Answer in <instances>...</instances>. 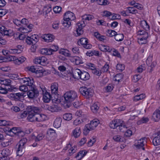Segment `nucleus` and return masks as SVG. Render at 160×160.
<instances>
[{
    "label": "nucleus",
    "mask_w": 160,
    "mask_h": 160,
    "mask_svg": "<svg viewBox=\"0 0 160 160\" xmlns=\"http://www.w3.org/2000/svg\"><path fill=\"white\" fill-rule=\"evenodd\" d=\"M28 113L27 120L32 122H42L45 120V116L38 113L40 111L39 108L33 106H29L27 108Z\"/></svg>",
    "instance_id": "f257e3e1"
},
{
    "label": "nucleus",
    "mask_w": 160,
    "mask_h": 160,
    "mask_svg": "<svg viewBox=\"0 0 160 160\" xmlns=\"http://www.w3.org/2000/svg\"><path fill=\"white\" fill-rule=\"evenodd\" d=\"M63 96L64 99V105L66 108H69L72 106V101L77 97L76 92L72 90L66 92Z\"/></svg>",
    "instance_id": "f03ea898"
},
{
    "label": "nucleus",
    "mask_w": 160,
    "mask_h": 160,
    "mask_svg": "<svg viewBox=\"0 0 160 160\" xmlns=\"http://www.w3.org/2000/svg\"><path fill=\"white\" fill-rule=\"evenodd\" d=\"M99 123V121L96 119H94L90 122V123L86 124L84 129L83 133L87 135L90 131L94 129Z\"/></svg>",
    "instance_id": "7ed1b4c3"
},
{
    "label": "nucleus",
    "mask_w": 160,
    "mask_h": 160,
    "mask_svg": "<svg viewBox=\"0 0 160 160\" xmlns=\"http://www.w3.org/2000/svg\"><path fill=\"white\" fill-rule=\"evenodd\" d=\"M80 93L87 99L91 98L93 95L94 91L91 88H88L85 87H81L79 89Z\"/></svg>",
    "instance_id": "20e7f679"
},
{
    "label": "nucleus",
    "mask_w": 160,
    "mask_h": 160,
    "mask_svg": "<svg viewBox=\"0 0 160 160\" xmlns=\"http://www.w3.org/2000/svg\"><path fill=\"white\" fill-rule=\"evenodd\" d=\"M27 141V140L26 138H23L20 140L17 150V156H21L24 153L25 151L24 145Z\"/></svg>",
    "instance_id": "39448f33"
},
{
    "label": "nucleus",
    "mask_w": 160,
    "mask_h": 160,
    "mask_svg": "<svg viewBox=\"0 0 160 160\" xmlns=\"http://www.w3.org/2000/svg\"><path fill=\"white\" fill-rule=\"evenodd\" d=\"M27 94L28 97L30 99H34L36 98L39 95V92L36 86L31 87L29 90L27 91Z\"/></svg>",
    "instance_id": "423d86ee"
},
{
    "label": "nucleus",
    "mask_w": 160,
    "mask_h": 160,
    "mask_svg": "<svg viewBox=\"0 0 160 160\" xmlns=\"http://www.w3.org/2000/svg\"><path fill=\"white\" fill-rule=\"evenodd\" d=\"M18 79L20 81V82L21 83H24L25 85L28 86L29 87V88H31V87H36L35 85L33 84L34 82V79L32 78H19Z\"/></svg>",
    "instance_id": "0eeeda50"
},
{
    "label": "nucleus",
    "mask_w": 160,
    "mask_h": 160,
    "mask_svg": "<svg viewBox=\"0 0 160 160\" xmlns=\"http://www.w3.org/2000/svg\"><path fill=\"white\" fill-rule=\"evenodd\" d=\"M58 83L56 82L52 83L51 86V93L52 95H53V97L55 100H57L58 98Z\"/></svg>",
    "instance_id": "6e6552de"
},
{
    "label": "nucleus",
    "mask_w": 160,
    "mask_h": 160,
    "mask_svg": "<svg viewBox=\"0 0 160 160\" xmlns=\"http://www.w3.org/2000/svg\"><path fill=\"white\" fill-rule=\"evenodd\" d=\"M121 128H121V131H121L122 132H124V135L125 136L129 137L132 135V131L131 130L129 129L127 130L126 131L122 130L123 128L125 130H126L127 128V125L123 121L121 122Z\"/></svg>",
    "instance_id": "1a4fd4ad"
},
{
    "label": "nucleus",
    "mask_w": 160,
    "mask_h": 160,
    "mask_svg": "<svg viewBox=\"0 0 160 160\" xmlns=\"http://www.w3.org/2000/svg\"><path fill=\"white\" fill-rule=\"evenodd\" d=\"M34 62L36 64H39L42 66H45L48 63L47 59L44 57H38L36 58L34 60Z\"/></svg>",
    "instance_id": "9d476101"
},
{
    "label": "nucleus",
    "mask_w": 160,
    "mask_h": 160,
    "mask_svg": "<svg viewBox=\"0 0 160 160\" xmlns=\"http://www.w3.org/2000/svg\"><path fill=\"white\" fill-rule=\"evenodd\" d=\"M78 44L80 46L82 45L83 47L87 49H90L92 47V45L88 43V40L86 38H82L78 42Z\"/></svg>",
    "instance_id": "9b49d317"
},
{
    "label": "nucleus",
    "mask_w": 160,
    "mask_h": 160,
    "mask_svg": "<svg viewBox=\"0 0 160 160\" xmlns=\"http://www.w3.org/2000/svg\"><path fill=\"white\" fill-rule=\"evenodd\" d=\"M146 142V138L145 137L143 138L138 141L137 142H136L134 144L135 146L137 148H141L144 150L145 148L143 147Z\"/></svg>",
    "instance_id": "f8f14e48"
},
{
    "label": "nucleus",
    "mask_w": 160,
    "mask_h": 160,
    "mask_svg": "<svg viewBox=\"0 0 160 160\" xmlns=\"http://www.w3.org/2000/svg\"><path fill=\"white\" fill-rule=\"evenodd\" d=\"M11 81L10 79H4L2 80H1L0 83L2 84H3L7 86L8 88H7L8 91H12L13 90V88L11 86Z\"/></svg>",
    "instance_id": "ddd939ff"
},
{
    "label": "nucleus",
    "mask_w": 160,
    "mask_h": 160,
    "mask_svg": "<svg viewBox=\"0 0 160 160\" xmlns=\"http://www.w3.org/2000/svg\"><path fill=\"white\" fill-rule=\"evenodd\" d=\"M53 95L50 94L49 92L47 91L45 92V93L43 94V99L44 102H48L51 100H53Z\"/></svg>",
    "instance_id": "4468645a"
},
{
    "label": "nucleus",
    "mask_w": 160,
    "mask_h": 160,
    "mask_svg": "<svg viewBox=\"0 0 160 160\" xmlns=\"http://www.w3.org/2000/svg\"><path fill=\"white\" fill-rule=\"evenodd\" d=\"M8 131L9 132H12L15 134L18 135L19 136H22L24 135V132L20 130L18 128L16 127H13L10 130L8 129Z\"/></svg>",
    "instance_id": "2eb2a0df"
},
{
    "label": "nucleus",
    "mask_w": 160,
    "mask_h": 160,
    "mask_svg": "<svg viewBox=\"0 0 160 160\" xmlns=\"http://www.w3.org/2000/svg\"><path fill=\"white\" fill-rule=\"evenodd\" d=\"M110 128H111L114 129L118 127L119 128H120V120L116 119L112 121L109 124Z\"/></svg>",
    "instance_id": "dca6fc26"
},
{
    "label": "nucleus",
    "mask_w": 160,
    "mask_h": 160,
    "mask_svg": "<svg viewBox=\"0 0 160 160\" xmlns=\"http://www.w3.org/2000/svg\"><path fill=\"white\" fill-rule=\"evenodd\" d=\"M63 16L65 19H68L70 21L74 20L75 19L74 14L72 12L68 11L65 13Z\"/></svg>",
    "instance_id": "f3484780"
},
{
    "label": "nucleus",
    "mask_w": 160,
    "mask_h": 160,
    "mask_svg": "<svg viewBox=\"0 0 160 160\" xmlns=\"http://www.w3.org/2000/svg\"><path fill=\"white\" fill-rule=\"evenodd\" d=\"M42 38L45 42H52L54 39V36L50 34L43 35L42 36Z\"/></svg>",
    "instance_id": "a211bd4d"
},
{
    "label": "nucleus",
    "mask_w": 160,
    "mask_h": 160,
    "mask_svg": "<svg viewBox=\"0 0 160 160\" xmlns=\"http://www.w3.org/2000/svg\"><path fill=\"white\" fill-rule=\"evenodd\" d=\"M56 135V134L55 131L52 129L50 128L47 132L46 137L48 140H51L52 138L55 137Z\"/></svg>",
    "instance_id": "6ab92c4d"
},
{
    "label": "nucleus",
    "mask_w": 160,
    "mask_h": 160,
    "mask_svg": "<svg viewBox=\"0 0 160 160\" xmlns=\"http://www.w3.org/2000/svg\"><path fill=\"white\" fill-rule=\"evenodd\" d=\"M152 118L155 122L158 121L160 119V108L156 110L153 113Z\"/></svg>",
    "instance_id": "aec40b11"
},
{
    "label": "nucleus",
    "mask_w": 160,
    "mask_h": 160,
    "mask_svg": "<svg viewBox=\"0 0 160 160\" xmlns=\"http://www.w3.org/2000/svg\"><path fill=\"white\" fill-rule=\"evenodd\" d=\"M90 77L89 74L88 72L85 71L81 72L80 78L83 81H86L88 80Z\"/></svg>",
    "instance_id": "412c9836"
},
{
    "label": "nucleus",
    "mask_w": 160,
    "mask_h": 160,
    "mask_svg": "<svg viewBox=\"0 0 160 160\" xmlns=\"http://www.w3.org/2000/svg\"><path fill=\"white\" fill-rule=\"evenodd\" d=\"M76 28V31L78 36H80L83 33V31L82 30V27L81 23H77Z\"/></svg>",
    "instance_id": "4be33fe9"
},
{
    "label": "nucleus",
    "mask_w": 160,
    "mask_h": 160,
    "mask_svg": "<svg viewBox=\"0 0 160 160\" xmlns=\"http://www.w3.org/2000/svg\"><path fill=\"white\" fill-rule=\"evenodd\" d=\"M81 72L82 71L78 69L73 70L72 72V74L73 77L76 79L78 78H80Z\"/></svg>",
    "instance_id": "5701e85b"
},
{
    "label": "nucleus",
    "mask_w": 160,
    "mask_h": 160,
    "mask_svg": "<svg viewBox=\"0 0 160 160\" xmlns=\"http://www.w3.org/2000/svg\"><path fill=\"white\" fill-rule=\"evenodd\" d=\"M152 142L155 146L160 144V132L158 133L157 136L153 139Z\"/></svg>",
    "instance_id": "b1692460"
},
{
    "label": "nucleus",
    "mask_w": 160,
    "mask_h": 160,
    "mask_svg": "<svg viewBox=\"0 0 160 160\" xmlns=\"http://www.w3.org/2000/svg\"><path fill=\"white\" fill-rule=\"evenodd\" d=\"M44 137V135L42 133H40L38 134L37 137H36L34 135H32V137L33 139L34 140L35 142L39 141L42 140Z\"/></svg>",
    "instance_id": "393cba45"
},
{
    "label": "nucleus",
    "mask_w": 160,
    "mask_h": 160,
    "mask_svg": "<svg viewBox=\"0 0 160 160\" xmlns=\"http://www.w3.org/2000/svg\"><path fill=\"white\" fill-rule=\"evenodd\" d=\"M99 108V105L98 103H94L91 107V109L92 111L94 113H97L98 112Z\"/></svg>",
    "instance_id": "a878e982"
},
{
    "label": "nucleus",
    "mask_w": 160,
    "mask_h": 160,
    "mask_svg": "<svg viewBox=\"0 0 160 160\" xmlns=\"http://www.w3.org/2000/svg\"><path fill=\"white\" fill-rule=\"evenodd\" d=\"M81 133V130L80 127L76 128L73 132V135L75 138H77L78 137Z\"/></svg>",
    "instance_id": "bb28decb"
},
{
    "label": "nucleus",
    "mask_w": 160,
    "mask_h": 160,
    "mask_svg": "<svg viewBox=\"0 0 160 160\" xmlns=\"http://www.w3.org/2000/svg\"><path fill=\"white\" fill-rule=\"evenodd\" d=\"M55 47V49L51 48H47V55H50L52 54L53 52L57 51L58 49V47L57 46L53 45L51 47L52 48Z\"/></svg>",
    "instance_id": "cd10ccee"
},
{
    "label": "nucleus",
    "mask_w": 160,
    "mask_h": 160,
    "mask_svg": "<svg viewBox=\"0 0 160 160\" xmlns=\"http://www.w3.org/2000/svg\"><path fill=\"white\" fill-rule=\"evenodd\" d=\"M62 121V118H56L54 122V127L56 128H59L61 126Z\"/></svg>",
    "instance_id": "c85d7f7f"
},
{
    "label": "nucleus",
    "mask_w": 160,
    "mask_h": 160,
    "mask_svg": "<svg viewBox=\"0 0 160 160\" xmlns=\"http://www.w3.org/2000/svg\"><path fill=\"white\" fill-rule=\"evenodd\" d=\"M86 153L87 152L85 151H80L75 156V158H78V160H80L86 155Z\"/></svg>",
    "instance_id": "c756f323"
},
{
    "label": "nucleus",
    "mask_w": 160,
    "mask_h": 160,
    "mask_svg": "<svg viewBox=\"0 0 160 160\" xmlns=\"http://www.w3.org/2000/svg\"><path fill=\"white\" fill-rule=\"evenodd\" d=\"M26 58L24 57H21L15 59L14 61V63L15 64L19 65L23 62L26 60Z\"/></svg>",
    "instance_id": "7c9ffc66"
},
{
    "label": "nucleus",
    "mask_w": 160,
    "mask_h": 160,
    "mask_svg": "<svg viewBox=\"0 0 160 160\" xmlns=\"http://www.w3.org/2000/svg\"><path fill=\"white\" fill-rule=\"evenodd\" d=\"M85 118H78L73 121V124L76 126L78 125L83 122L85 120Z\"/></svg>",
    "instance_id": "2f4dec72"
},
{
    "label": "nucleus",
    "mask_w": 160,
    "mask_h": 160,
    "mask_svg": "<svg viewBox=\"0 0 160 160\" xmlns=\"http://www.w3.org/2000/svg\"><path fill=\"white\" fill-rule=\"evenodd\" d=\"M72 62H74L77 65H79L82 63V60H81L80 58L78 57H73L72 58Z\"/></svg>",
    "instance_id": "473e14b6"
},
{
    "label": "nucleus",
    "mask_w": 160,
    "mask_h": 160,
    "mask_svg": "<svg viewBox=\"0 0 160 160\" xmlns=\"http://www.w3.org/2000/svg\"><path fill=\"white\" fill-rule=\"evenodd\" d=\"M18 30L22 33H27L31 32L30 29H28V28L25 26V27H20L18 28Z\"/></svg>",
    "instance_id": "72a5a7b5"
},
{
    "label": "nucleus",
    "mask_w": 160,
    "mask_h": 160,
    "mask_svg": "<svg viewBox=\"0 0 160 160\" xmlns=\"http://www.w3.org/2000/svg\"><path fill=\"white\" fill-rule=\"evenodd\" d=\"M62 24L64 27H69L71 24L70 21L68 19H65L63 16V21H62Z\"/></svg>",
    "instance_id": "f704fd0d"
},
{
    "label": "nucleus",
    "mask_w": 160,
    "mask_h": 160,
    "mask_svg": "<svg viewBox=\"0 0 160 160\" xmlns=\"http://www.w3.org/2000/svg\"><path fill=\"white\" fill-rule=\"evenodd\" d=\"M140 25L145 30H147V29H148L149 28V26L147 22L145 20H143L141 21Z\"/></svg>",
    "instance_id": "c9c22d12"
},
{
    "label": "nucleus",
    "mask_w": 160,
    "mask_h": 160,
    "mask_svg": "<svg viewBox=\"0 0 160 160\" xmlns=\"http://www.w3.org/2000/svg\"><path fill=\"white\" fill-rule=\"evenodd\" d=\"M138 35L142 36V37L148 38V33L145 30H140L138 32Z\"/></svg>",
    "instance_id": "e433bc0d"
},
{
    "label": "nucleus",
    "mask_w": 160,
    "mask_h": 160,
    "mask_svg": "<svg viewBox=\"0 0 160 160\" xmlns=\"http://www.w3.org/2000/svg\"><path fill=\"white\" fill-rule=\"evenodd\" d=\"M63 118L66 120L69 121L72 119V115L70 113H65L63 115Z\"/></svg>",
    "instance_id": "4c0bfd02"
},
{
    "label": "nucleus",
    "mask_w": 160,
    "mask_h": 160,
    "mask_svg": "<svg viewBox=\"0 0 160 160\" xmlns=\"http://www.w3.org/2000/svg\"><path fill=\"white\" fill-rule=\"evenodd\" d=\"M59 53L64 55L66 57H69L70 55V54L69 52V51L64 49H62L59 51Z\"/></svg>",
    "instance_id": "58836bf2"
},
{
    "label": "nucleus",
    "mask_w": 160,
    "mask_h": 160,
    "mask_svg": "<svg viewBox=\"0 0 160 160\" xmlns=\"http://www.w3.org/2000/svg\"><path fill=\"white\" fill-rule=\"evenodd\" d=\"M145 97V94H141L139 95H137L134 97V100L137 101L144 98Z\"/></svg>",
    "instance_id": "ea45409f"
},
{
    "label": "nucleus",
    "mask_w": 160,
    "mask_h": 160,
    "mask_svg": "<svg viewBox=\"0 0 160 160\" xmlns=\"http://www.w3.org/2000/svg\"><path fill=\"white\" fill-rule=\"evenodd\" d=\"M58 108L57 106L52 105L50 106L49 111L52 112H58Z\"/></svg>",
    "instance_id": "a19ab883"
},
{
    "label": "nucleus",
    "mask_w": 160,
    "mask_h": 160,
    "mask_svg": "<svg viewBox=\"0 0 160 160\" xmlns=\"http://www.w3.org/2000/svg\"><path fill=\"white\" fill-rule=\"evenodd\" d=\"M1 154L2 156L8 157L10 154V151L8 149H3L2 151Z\"/></svg>",
    "instance_id": "79ce46f5"
},
{
    "label": "nucleus",
    "mask_w": 160,
    "mask_h": 160,
    "mask_svg": "<svg viewBox=\"0 0 160 160\" xmlns=\"http://www.w3.org/2000/svg\"><path fill=\"white\" fill-rule=\"evenodd\" d=\"M107 32V35L110 37L115 36L117 33L116 32L112 30H108Z\"/></svg>",
    "instance_id": "37998d69"
},
{
    "label": "nucleus",
    "mask_w": 160,
    "mask_h": 160,
    "mask_svg": "<svg viewBox=\"0 0 160 160\" xmlns=\"http://www.w3.org/2000/svg\"><path fill=\"white\" fill-rule=\"evenodd\" d=\"M147 38H144V37H141L138 39V42L139 44H142L146 43L147 42Z\"/></svg>",
    "instance_id": "c03bdc74"
},
{
    "label": "nucleus",
    "mask_w": 160,
    "mask_h": 160,
    "mask_svg": "<svg viewBox=\"0 0 160 160\" xmlns=\"http://www.w3.org/2000/svg\"><path fill=\"white\" fill-rule=\"evenodd\" d=\"M97 3L100 5H105L107 4L108 1L107 0H96Z\"/></svg>",
    "instance_id": "a18cd8bd"
},
{
    "label": "nucleus",
    "mask_w": 160,
    "mask_h": 160,
    "mask_svg": "<svg viewBox=\"0 0 160 160\" xmlns=\"http://www.w3.org/2000/svg\"><path fill=\"white\" fill-rule=\"evenodd\" d=\"M148 118H143L142 119L137 122L138 124H140L143 123H145L148 121Z\"/></svg>",
    "instance_id": "49530a36"
},
{
    "label": "nucleus",
    "mask_w": 160,
    "mask_h": 160,
    "mask_svg": "<svg viewBox=\"0 0 160 160\" xmlns=\"http://www.w3.org/2000/svg\"><path fill=\"white\" fill-rule=\"evenodd\" d=\"M120 16L119 15H117L114 13L112 14L111 13V15L109 18L111 20H115L117 19H119Z\"/></svg>",
    "instance_id": "de8ad7c7"
},
{
    "label": "nucleus",
    "mask_w": 160,
    "mask_h": 160,
    "mask_svg": "<svg viewBox=\"0 0 160 160\" xmlns=\"http://www.w3.org/2000/svg\"><path fill=\"white\" fill-rule=\"evenodd\" d=\"M96 141V138L94 137H92L88 142V145L89 146H92L95 142Z\"/></svg>",
    "instance_id": "09e8293b"
},
{
    "label": "nucleus",
    "mask_w": 160,
    "mask_h": 160,
    "mask_svg": "<svg viewBox=\"0 0 160 160\" xmlns=\"http://www.w3.org/2000/svg\"><path fill=\"white\" fill-rule=\"evenodd\" d=\"M30 38H31L32 41H33L34 44H35L38 41V36L36 35L35 34L32 35L30 37Z\"/></svg>",
    "instance_id": "8fccbe9b"
},
{
    "label": "nucleus",
    "mask_w": 160,
    "mask_h": 160,
    "mask_svg": "<svg viewBox=\"0 0 160 160\" xmlns=\"http://www.w3.org/2000/svg\"><path fill=\"white\" fill-rule=\"evenodd\" d=\"M129 13L132 14H136L138 13L137 10L135 9L134 7H129Z\"/></svg>",
    "instance_id": "3c124183"
},
{
    "label": "nucleus",
    "mask_w": 160,
    "mask_h": 160,
    "mask_svg": "<svg viewBox=\"0 0 160 160\" xmlns=\"http://www.w3.org/2000/svg\"><path fill=\"white\" fill-rule=\"evenodd\" d=\"M19 89L20 91L23 92H26L28 91V89L26 85H21L19 87Z\"/></svg>",
    "instance_id": "603ef678"
},
{
    "label": "nucleus",
    "mask_w": 160,
    "mask_h": 160,
    "mask_svg": "<svg viewBox=\"0 0 160 160\" xmlns=\"http://www.w3.org/2000/svg\"><path fill=\"white\" fill-rule=\"evenodd\" d=\"M83 18L85 20H90L92 19L94 17L90 15H85L83 16Z\"/></svg>",
    "instance_id": "864d4df0"
},
{
    "label": "nucleus",
    "mask_w": 160,
    "mask_h": 160,
    "mask_svg": "<svg viewBox=\"0 0 160 160\" xmlns=\"http://www.w3.org/2000/svg\"><path fill=\"white\" fill-rule=\"evenodd\" d=\"M26 42L27 44L31 45L34 44L33 41L32 40L30 37L28 36L26 40Z\"/></svg>",
    "instance_id": "5fc2aeb1"
},
{
    "label": "nucleus",
    "mask_w": 160,
    "mask_h": 160,
    "mask_svg": "<svg viewBox=\"0 0 160 160\" xmlns=\"http://www.w3.org/2000/svg\"><path fill=\"white\" fill-rule=\"evenodd\" d=\"M92 72L93 74L98 76H100L101 73L100 70H97L96 68L93 70Z\"/></svg>",
    "instance_id": "6e6d98bb"
},
{
    "label": "nucleus",
    "mask_w": 160,
    "mask_h": 160,
    "mask_svg": "<svg viewBox=\"0 0 160 160\" xmlns=\"http://www.w3.org/2000/svg\"><path fill=\"white\" fill-rule=\"evenodd\" d=\"M53 9L55 13H58L61 11L62 8L60 6H56L53 8Z\"/></svg>",
    "instance_id": "4d7b16f0"
},
{
    "label": "nucleus",
    "mask_w": 160,
    "mask_h": 160,
    "mask_svg": "<svg viewBox=\"0 0 160 160\" xmlns=\"http://www.w3.org/2000/svg\"><path fill=\"white\" fill-rule=\"evenodd\" d=\"M152 56H150L146 60V63L148 66H149L152 62Z\"/></svg>",
    "instance_id": "13d9d810"
},
{
    "label": "nucleus",
    "mask_w": 160,
    "mask_h": 160,
    "mask_svg": "<svg viewBox=\"0 0 160 160\" xmlns=\"http://www.w3.org/2000/svg\"><path fill=\"white\" fill-rule=\"evenodd\" d=\"M140 78V76L139 75L136 74L133 76L132 80L134 82H138Z\"/></svg>",
    "instance_id": "bf43d9fd"
},
{
    "label": "nucleus",
    "mask_w": 160,
    "mask_h": 160,
    "mask_svg": "<svg viewBox=\"0 0 160 160\" xmlns=\"http://www.w3.org/2000/svg\"><path fill=\"white\" fill-rule=\"evenodd\" d=\"M113 87L112 85L109 84L105 88L106 91L107 92H110L113 89Z\"/></svg>",
    "instance_id": "052dcab7"
},
{
    "label": "nucleus",
    "mask_w": 160,
    "mask_h": 160,
    "mask_svg": "<svg viewBox=\"0 0 160 160\" xmlns=\"http://www.w3.org/2000/svg\"><path fill=\"white\" fill-rule=\"evenodd\" d=\"M113 79L114 81L118 82V83L120 81V74H117L114 77Z\"/></svg>",
    "instance_id": "680f3d73"
},
{
    "label": "nucleus",
    "mask_w": 160,
    "mask_h": 160,
    "mask_svg": "<svg viewBox=\"0 0 160 160\" xmlns=\"http://www.w3.org/2000/svg\"><path fill=\"white\" fill-rule=\"evenodd\" d=\"M7 13V10L5 9H0V17L5 15Z\"/></svg>",
    "instance_id": "e2e57ef3"
},
{
    "label": "nucleus",
    "mask_w": 160,
    "mask_h": 160,
    "mask_svg": "<svg viewBox=\"0 0 160 160\" xmlns=\"http://www.w3.org/2000/svg\"><path fill=\"white\" fill-rule=\"evenodd\" d=\"M8 89L7 88H3L0 87V93L2 94H6L8 93Z\"/></svg>",
    "instance_id": "0e129e2a"
},
{
    "label": "nucleus",
    "mask_w": 160,
    "mask_h": 160,
    "mask_svg": "<svg viewBox=\"0 0 160 160\" xmlns=\"http://www.w3.org/2000/svg\"><path fill=\"white\" fill-rule=\"evenodd\" d=\"M109 66L108 64H106L102 68V71L103 72H107L108 70Z\"/></svg>",
    "instance_id": "69168bd1"
},
{
    "label": "nucleus",
    "mask_w": 160,
    "mask_h": 160,
    "mask_svg": "<svg viewBox=\"0 0 160 160\" xmlns=\"http://www.w3.org/2000/svg\"><path fill=\"white\" fill-rule=\"evenodd\" d=\"M21 50L17 49H13L10 50V52L11 53H19L21 52Z\"/></svg>",
    "instance_id": "338daca9"
},
{
    "label": "nucleus",
    "mask_w": 160,
    "mask_h": 160,
    "mask_svg": "<svg viewBox=\"0 0 160 160\" xmlns=\"http://www.w3.org/2000/svg\"><path fill=\"white\" fill-rule=\"evenodd\" d=\"M76 115L79 116V118H82L83 115H84L83 114L82 112L81 111H78L76 112Z\"/></svg>",
    "instance_id": "774afa93"
}]
</instances>
